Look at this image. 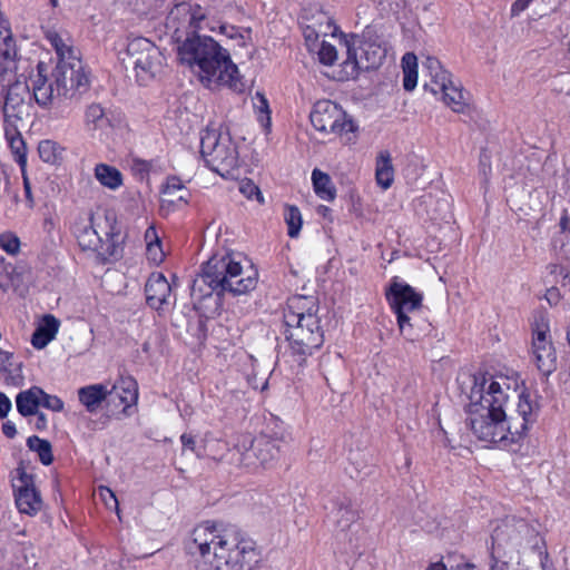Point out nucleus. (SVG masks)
Listing matches in <instances>:
<instances>
[{"mask_svg":"<svg viewBox=\"0 0 570 570\" xmlns=\"http://www.w3.org/2000/svg\"><path fill=\"white\" fill-rule=\"evenodd\" d=\"M472 386L468 394V425L482 442L513 450L535 422L538 404L525 391L517 393V409L508 413L511 395L493 377L485 374L472 375Z\"/></svg>","mask_w":570,"mask_h":570,"instance_id":"nucleus-1","label":"nucleus"},{"mask_svg":"<svg viewBox=\"0 0 570 570\" xmlns=\"http://www.w3.org/2000/svg\"><path fill=\"white\" fill-rule=\"evenodd\" d=\"M205 18V9L198 4L181 2L171 9L167 26L174 30V38L179 43L178 57L207 88L227 86L240 90L238 68L229 52L212 37L197 35Z\"/></svg>","mask_w":570,"mask_h":570,"instance_id":"nucleus-2","label":"nucleus"},{"mask_svg":"<svg viewBox=\"0 0 570 570\" xmlns=\"http://www.w3.org/2000/svg\"><path fill=\"white\" fill-rule=\"evenodd\" d=\"M199 570H252L254 542L236 529L218 530L214 523L197 525L186 541Z\"/></svg>","mask_w":570,"mask_h":570,"instance_id":"nucleus-3","label":"nucleus"},{"mask_svg":"<svg viewBox=\"0 0 570 570\" xmlns=\"http://www.w3.org/2000/svg\"><path fill=\"white\" fill-rule=\"evenodd\" d=\"M246 259L239 254H215L203 266L202 273L194 279L190 291L199 298L230 293L234 296L246 294L257 285V271L250 264L245 268Z\"/></svg>","mask_w":570,"mask_h":570,"instance_id":"nucleus-4","label":"nucleus"},{"mask_svg":"<svg viewBox=\"0 0 570 570\" xmlns=\"http://www.w3.org/2000/svg\"><path fill=\"white\" fill-rule=\"evenodd\" d=\"M71 232L83 250L110 256L118 253L119 229L112 214H79L72 224Z\"/></svg>","mask_w":570,"mask_h":570,"instance_id":"nucleus-5","label":"nucleus"},{"mask_svg":"<svg viewBox=\"0 0 570 570\" xmlns=\"http://www.w3.org/2000/svg\"><path fill=\"white\" fill-rule=\"evenodd\" d=\"M284 324L285 338L292 354L297 356L298 364L323 345L324 335L315 313H285Z\"/></svg>","mask_w":570,"mask_h":570,"instance_id":"nucleus-6","label":"nucleus"},{"mask_svg":"<svg viewBox=\"0 0 570 570\" xmlns=\"http://www.w3.org/2000/svg\"><path fill=\"white\" fill-rule=\"evenodd\" d=\"M127 71H131L138 85L145 86L163 70L165 58L159 48L147 38L128 41L120 57Z\"/></svg>","mask_w":570,"mask_h":570,"instance_id":"nucleus-7","label":"nucleus"},{"mask_svg":"<svg viewBox=\"0 0 570 570\" xmlns=\"http://www.w3.org/2000/svg\"><path fill=\"white\" fill-rule=\"evenodd\" d=\"M533 531L523 521H503L492 533L491 570H508L509 566L519 563L523 540Z\"/></svg>","mask_w":570,"mask_h":570,"instance_id":"nucleus-8","label":"nucleus"},{"mask_svg":"<svg viewBox=\"0 0 570 570\" xmlns=\"http://www.w3.org/2000/svg\"><path fill=\"white\" fill-rule=\"evenodd\" d=\"M200 155L206 165L222 177L238 167V151L227 132L207 128L200 135Z\"/></svg>","mask_w":570,"mask_h":570,"instance_id":"nucleus-9","label":"nucleus"},{"mask_svg":"<svg viewBox=\"0 0 570 570\" xmlns=\"http://www.w3.org/2000/svg\"><path fill=\"white\" fill-rule=\"evenodd\" d=\"M309 119L313 127L323 134L342 135L356 129L353 119L331 100H318L311 111Z\"/></svg>","mask_w":570,"mask_h":570,"instance_id":"nucleus-10","label":"nucleus"},{"mask_svg":"<svg viewBox=\"0 0 570 570\" xmlns=\"http://www.w3.org/2000/svg\"><path fill=\"white\" fill-rule=\"evenodd\" d=\"M57 82V96H65L67 101L81 96L89 88L90 80L80 59L57 62L52 71Z\"/></svg>","mask_w":570,"mask_h":570,"instance_id":"nucleus-11","label":"nucleus"},{"mask_svg":"<svg viewBox=\"0 0 570 570\" xmlns=\"http://www.w3.org/2000/svg\"><path fill=\"white\" fill-rule=\"evenodd\" d=\"M1 86L7 87L2 108L4 122L14 124L16 120H21L24 115H29L35 99L33 91H30L23 76H16L11 81H4Z\"/></svg>","mask_w":570,"mask_h":570,"instance_id":"nucleus-12","label":"nucleus"},{"mask_svg":"<svg viewBox=\"0 0 570 570\" xmlns=\"http://www.w3.org/2000/svg\"><path fill=\"white\" fill-rule=\"evenodd\" d=\"M532 354L538 370L549 376L557 370V352L553 346L548 320L540 315L532 327Z\"/></svg>","mask_w":570,"mask_h":570,"instance_id":"nucleus-13","label":"nucleus"},{"mask_svg":"<svg viewBox=\"0 0 570 570\" xmlns=\"http://www.w3.org/2000/svg\"><path fill=\"white\" fill-rule=\"evenodd\" d=\"M11 482L18 510L28 515L37 514L42 508V499L22 462L11 472Z\"/></svg>","mask_w":570,"mask_h":570,"instance_id":"nucleus-14","label":"nucleus"},{"mask_svg":"<svg viewBox=\"0 0 570 570\" xmlns=\"http://www.w3.org/2000/svg\"><path fill=\"white\" fill-rule=\"evenodd\" d=\"M343 67L347 77H355L360 70L376 69L386 56L385 45H356L346 47Z\"/></svg>","mask_w":570,"mask_h":570,"instance_id":"nucleus-15","label":"nucleus"},{"mask_svg":"<svg viewBox=\"0 0 570 570\" xmlns=\"http://www.w3.org/2000/svg\"><path fill=\"white\" fill-rule=\"evenodd\" d=\"M385 297L396 317H401V322H404L405 314L420 313L422 307L423 295L399 277L392 278Z\"/></svg>","mask_w":570,"mask_h":570,"instance_id":"nucleus-16","label":"nucleus"},{"mask_svg":"<svg viewBox=\"0 0 570 570\" xmlns=\"http://www.w3.org/2000/svg\"><path fill=\"white\" fill-rule=\"evenodd\" d=\"M279 441L266 434H261L252 440L250 446L242 453L240 462L252 469L268 468L279 456Z\"/></svg>","mask_w":570,"mask_h":570,"instance_id":"nucleus-17","label":"nucleus"},{"mask_svg":"<svg viewBox=\"0 0 570 570\" xmlns=\"http://www.w3.org/2000/svg\"><path fill=\"white\" fill-rule=\"evenodd\" d=\"M19 49L9 20L0 12V85L11 81L17 73Z\"/></svg>","mask_w":570,"mask_h":570,"instance_id":"nucleus-18","label":"nucleus"},{"mask_svg":"<svg viewBox=\"0 0 570 570\" xmlns=\"http://www.w3.org/2000/svg\"><path fill=\"white\" fill-rule=\"evenodd\" d=\"M146 302L156 311L171 305V285L163 273H151L145 285Z\"/></svg>","mask_w":570,"mask_h":570,"instance_id":"nucleus-19","label":"nucleus"},{"mask_svg":"<svg viewBox=\"0 0 570 570\" xmlns=\"http://www.w3.org/2000/svg\"><path fill=\"white\" fill-rule=\"evenodd\" d=\"M33 99L42 108L61 107L66 101L65 96H57V82L51 76L48 79L41 72V63L38 65L37 78L32 81Z\"/></svg>","mask_w":570,"mask_h":570,"instance_id":"nucleus-20","label":"nucleus"},{"mask_svg":"<svg viewBox=\"0 0 570 570\" xmlns=\"http://www.w3.org/2000/svg\"><path fill=\"white\" fill-rule=\"evenodd\" d=\"M431 92L434 95L441 94L444 104L454 112L463 114L469 107L468 92L463 90L460 83H455L452 77L448 82H444V88L443 86H439L438 88L431 87Z\"/></svg>","mask_w":570,"mask_h":570,"instance_id":"nucleus-21","label":"nucleus"},{"mask_svg":"<svg viewBox=\"0 0 570 570\" xmlns=\"http://www.w3.org/2000/svg\"><path fill=\"white\" fill-rule=\"evenodd\" d=\"M116 395V391H109L104 384H90L78 390L79 402L89 413L98 411L102 402L108 403V397Z\"/></svg>","mask_w":570,"mask_h":570,"instance_id":"nucleus-22","label":"nucleus"},{"mask_svg":"<svg viewBox=\"0 0 570 570\" xmlns=\"http://www.w3.org/2000/svg\"><path fill=\"white\" fill-rule=\"evenodd\" d=\"M401 335L407 341H417L421 336L431 331V324L419 316V313H409L404 315V322L396 317Z\"/></svg>","mask_w":570,"mask_h":570,"instance_id":"nucleus-23","label":"nucleus"},{"mask_svg":"<svg viewBox=\"0 0 570 570\" xmlns=\"http://www.w3.org/2000/svg\"><path fill=\"white\" fill-rule=\"evenodd\" d=\"M0 373L7 385L21 386L23 383L22 362L11 352L0 350Z\"/></svg>","mask_w":570,"mask_h":570,"instance_id":"nucleus-24","label":"nucleus"},{"mask_svg":"<svg viewBox=\"0 0 570 570\" xmlns=\"http://www.w3.org/2000/svg\"><path fill=\"white\" fill-rule=\"evenodd\" d=\"M59 325V321L53 315H45L41 323L32 334V346L38 350L46 347L56 337Z\"/></svg>","mask_w":570,"mask_h":570,"instance_id":"nucleus-25","label":"nucleus"},{"mask_svg":"<svg viewBox=\"0 0 570 570\" xmlns=\"http://www.w3.org/2000/svg\"><path fill=\"white\" fill-rule=\"evenodd\" d=\"M43 390L39 386H32L27 391L20 392L16 397L18 412L22 416H31L37 414Z\"/></svg>","mask_w":570,"mask_h":570,"instance_id":"nucleus-26","label":"nucleus"},{"mask_svg":"<svg viewBox=\"0 0 570 570\" xmlns=\"http://www.w3.org/2000/svg\"><path fill=\"white\" fill-rule=\"evenodd\" d=\"M110 391H116V395L108 397V404L114 403L124 405V411L131 404H135L138 399L137 384L132 380H122L119 385H114Z\"/></svg>","mask_w":570,"mask_h":570,"instance_id":"nucleus-27","label":"nucleus"},{"mask_svg":"<svg viewBox=\"0 0 570 570\" xmlns=\"http://www.w3.org/2000/svg\"><path fill=\"white\" fill-rule=\"evenodd\" d=\"M4 134L14 160L23 168L27 163V147L21 134L14 124H6Z\"/></svg>","mask_w":570,"mask_h":570,"instance_id":"nucleus-28","label":"nucleus"},{"mask_svg":"<svg viewBox=\"0 0 570 570\" xmlns=\"http://www.w3.org/2000/svg\"><path fill=\"white\" fill-rule=\"evenodd\" d=\"M357 519L358 512L352 507L351 502L347 500L342 501L336 511L337 538H340L341 534L345 538L347 535L346 532L352 529Z\"/></svg>","mask_w":570,"mask_h":570,"instance_id":"nucleus-29","label":"nucleus"},{"mask_svg":"<svg viewBox=\"0 0 570 570\" xmlns=\"http://www.w3.org/2000/svg\"><path fill=\"white\" fill-rule=\"evenodd\" d=\"M95 178L100 185L111 190H116L122 185V174L116 167L104 163L96 165Z\"/></svg>","mask_w":570,"mask_h":570,"instance_id":"nucleus-30","label":"nucleus"},{"mask_svg":"<svg viewBox=\"0 0 570 570\" xmlns=\"http://www.w3.org/2000/svg\"><path fill=\"white\" fill-rule=\"evenodd\" d=\"M375 176L377 184L384 189H387L393 183L394 169L387 150L381 151L377 156Z\"/></svg>","mask_w":570,"mask_h":570,"instance_id":"nucleus-31","label":"nucleus"},{"mask_svg":"<svg viewBox=\"0 0 570 570\" xmlns=\"http://www.w3.org/2000/svg\"><path fill=\"white\" fill-rule=\"evenodd\" d=\"M424 68L428 70L429 76L431 78L430 83H425V88L431 90V87L438 88L439 86L444 87V82L449 81L452 77L449 71H446L441 62L434 57H426L423 62Z\"/></svg>","mask_w":570,"mask_h":570,"instance_id":"nucleus-32","label":"nucleus"},{"mask_svg":"<svg viewBox=\"0 0 570 570\" xmlns=\"http://www.w3.org/2000/svg\"><path fill=\"white\" fill-rule=\"evenodd\" d=\"M85 122L89 130L104 129L110 126V120L99 104H91L87 107Z\"/></svg>","mask_w":570,"mask_h":570,"instance_id":"nucleus-33","label":"nucleus"},{"mask_svg":"<svg viewBox=\"0 0 570 570\" xmlns=\"http://www.w3.org/2000/svg\"><path fill=\"white\" fill-rule=\"evenodd\" d=\"M313 186L316 195L324 200L331 202L335 198V189L332 185L331 177L321 171L314 169L312 173Z\"/></svg>","mask_w":570,"mask_h":570,"instance_id":"nucleus-34","label":"nucleus"},{"mask_svg":"<svg viewBox=\"0 0 570 570\" xmlns=\"http://www.w3.org/2000/svg\"><path fill=\"white\" fill-rule=\"evenodd\" d=\"M403 65V87L406 91H412L417 83L416 56L407 52L402 58Z\"/></svg>","mask_w":570,"mask_h":570,"instance_id":"nucleus-35","label":"nucleus"},{"mask_svg":"<svg viewBox=\"0 0 570 570\" xmlns=\"http://www.w3.org/2000/svg\"><path fill=\"white\" fill-rule=\"evenodd\" d=\"M27 445L31 451L38 453L39 460L43 465L52 463V448L49 441L40 439L37 435H32L28 438Z\"/></svg>","mask_w":570,"mask_h":570,"instance_id":"nucleus-36","label":"nucleus"},{"mask_svg":"<svg viewBox=\"0 0 570 570\" xmlns=\"http://www.w3.org/2000/svg\"><path fill=\"white\" fill-rule=\"evenodd\" d=\"M47 39L56 50L58 62H62V60L70 61L72 59H79L75 49L71 46L67 45L57 32H48Z\"/></svg>","mask_w":570,"mask_h":570,"instance_id":"nucleus-37","label":"nucleus"},{"mask_svg":"<svg viewBox=\"0 0 570 570\" xmlns=\"http://www.w3.org/2000/svg\"><path fill=\"white\" fill-rule=\"evenodd\" d=\"M384 45L382 37L377 32V28L375 26H366L361 35H352L350 39L345 40V47L356 45Z\"/></svg>","mask_w":570,"mask_h":570,"instance_id":"nucleus-38","label":"nucleus"},{"mask_svg":"<svg viewBox=\"0 0 570 570\" xmlns=\"http://www.w3.org/2000/svg\"><path fill=\"white\" fill-rule=\"evenodd\" d=\"M284 220L287 225V234L291 238L298 236L303 219L298 207L294 205H285L284 207Z\"/></svg>","mask_w":570,"mask_h":570,"instance_id":"nucleus-39","label":"nucleus"},{"mask_svg":"<svg viewBox=\"0 0 570 570\" xmlns=\"http://www.w3.org/2000/svg\"><path fill=\"white\" fill-rule=\"evenodd\" d=\"M318 303L313 296H294L288 301V309L286 313H317Z\"/></svg>","mask_w":570,"mask_h":570,"instance_id":"nucleus-40","label":"nucleus"},{"mask_svg":"<svg viewBox=\"0 0 570 570\" xmlns=\"http://www.w3.org/2000/svg\"><path fill=\"white\" fill-rule=\"evenodd\" d=\"M245 393L242 391H229L224 394L222 403L225 405V410L229 413H236L239 410H244L243 401Z\"/></svg>","mask_w":570,"mask_h":570,"instance_id":"nucleus-41","label":"nucleus"},{"mask_svg":"<svg viewBox=\"0 0 570 570\" xmlns=\"http://www.w3.org/2000/svg\"><path fill=\"white\" fill-rule=\"evenodd\" d=\"M39 157L49 164H53L58 157V145L52 140H42L38 146Z\"/></svg>","mask_w":570,"mask_h":570,"instance_id":"nucleus-42","label":"nucleus"},{"mask_svg":"<svg viewBox=\"0 0 570 570\" xmlns=\"http://www.w3.org/2000/svg\"><path fill=\"white\" fill-rule=\"evenodd\" d=\"M255 99L257 102L254 104V107L257 111V117L261 124L264 127H268L271 125V111L268 107V101L265 96L261 92H256Z\"/></svg>","mask_w":570,"mask_h":570,"instance_id":"nucleus-43","label":"nucleus"},{"mask_svg":"<svg viewBox=\"0 0 570 570\" xmlns=\"http://www.w3.org/2000/svg\"><path fill=\"white\" fill-rule=\"evenodd\" d=\"M0 247L10 255H16L20 249L19 237L10 232L0 235Z\"/></svg>","mask_w":570,"mask_h":570,"instance_id":"nucleus-44","label":"nucleus"},{"mask_svg":"<svg viewBox=\"0 0 570 570\" xmlns=\"http://www.w3.org/2000/svg\"><path fill=\"white\" fill-rule=\"evenodd\" d=\"M318 59L323 65L332 66L337 59V50L334 46L323 41L317 52Z\"/></svg>","mask_w":570,"mask_h":570,"instance_id":"nucleus-45","label":"nucleus"},{"mask_svg":"<svg viewBox=\"0 0 570 570\" xmlns=\"http://www.w3.org/2000/svg\"><path fill=\"white\" fill-rule=\"evenodd\" d=\"M445 564L448 570H476L475 564L464 560L463 557L449 556Z\"/></svg>","mask_w":570,"mask_h":570,"instance_id":"nucleus-46","label":"nucleus"},{"mask_svg":"<svg viewBox=\"0 0 570 570\" xmlns=\"http://www.w3.org/2000/svg\"><path fill=\"white\" fill-rule=\"evenodd\" d=\"M40 405L49 409L53 412H60L63 410V402L60 397L56 395H50L43 391V394L40 399Z\"/></svg>","mask_w":570,"mask_h":570,"instance_id":"nucleus-47","label":"nucleus"},{"mask_svg":"<svg viewBox=\"0 0 570 570\" xmlns=\"http://www.w3.org/2000/svg\"><path fill=\"white\" fill-rule=\"evenodd\" d=\"M146 255L149 262H151L155 265H159L165 258V253L163 250L161 243L149 244L148 246H146Z\"/></svg>","mask_w":570,"mask_h":570,"instance_id":"nucleus-48","label":"nucleus"},{"mask_svg":"<svg viewBox=\"0 0 570 570\" xmlns=\"http://www.w3.org/2000/svg\"><path fill=\"white\" fill-rule=\"evenodd\" d=\"M239 190L244 194L248 199H256L263 203V197L258 186H256L252 180H246L240 184Z\"/></svg>","mask_w":570,"mask_h":570,"instance_id":"nucleus-49","label":"nucleus"},{"mask_svg":"<svg viewBox=\"0 0 570 570\" xmlns=\"http://www.w3.org/2000/svg\"><path fill=\"white\" fill-rule=\"evenodd\" d=\"M185 186L178 177H170L167 179L164 194L167 196H176V193L184 190Z\"/></svg>","mask_w":570,"mask_h":570,"instance_id":"nucleus-50","label":"nucleus"},{"mask_svg":"<svg viewBox=\"0 0 570 570\" xmlns=\"http://www.w3.org/2000/svg\"><path fill=\"white\" fill-rule=\"evenodd\" d=\"M100 495L108 508L111 509L114 507L116 510H118V500L110 489L101 487Z\"/></svg>","mask_w":570,"mask_h":570,"instance_id":"nucleus-51","label":"nucleus"},{"mask_svg":"<svg viewBox=\"0 0 570 570\" xmlns=\"http://www.w3.org/2000/svg\"><path fill=\"white\" fill-rule=\"evenodd\" d=\"M347 460L352 464H354L357 469L363 468L366 463L365 455L360 451L354 452V451L350 450V452L347 454Z\"/></svg>","mask_w":570,"mask_h":570,"instance_id":"nucleus-52","label":"nucleus"},{"mask_svg":"<svg viewBox=\"0 0 570 570\" xmlns=\"http://www.w3.org/2000/svg\"><path fill=\"white\" fill-rule=\"evenodd\" d=\"M12 407L10 399L0 392V419H4Z\"/></svg>","mask_w":570,"mask_h":570,"instance_id":"nucleus-53","label":"nucleus"},{"mask_svg":"<svg viewBox=\"0 0 570 570\" xmlns=\"http://www.w3.org/2000/svg\"><path fill=\"white\" fill-rule=\"evenodd\" d=\"M144 238H145V242H146V246H148L149 244L161 243L160 237L158 236L155 226H149L146 229Z\"/></svg>","mask_w":570,"mask_h":570,"instance_id":"nucleus-54","label":"nucleus"},{"mask_svg":"<svg viewBox=\"0 0 570 570\" xmlns=\"http://www.w3.org/2000/svg\"><path fill=\"white\" fill-rule=\"evenodd\" d=\"M23 187H24V196L26 204L28 208H32L35 206V199L31 193V186L27 177H23Z\"/></svg>","mask_w":570,"mask_h":570,"instance_id":"nucleus-55","label":"nucleus"},{"mask_svg":"<svg viewBox=\"0 0 570 570\" xmlns=\"http://www.w3.org/2000/svg\"><path fill=\"white\" fill-rule=\"evenodd\" d=\"M219 31L220 33L225 35L226 37L230 38V39H235L237 37H240L243 38L239 32H238V29L234 26H228V24H222L219 27Z\"/></svg>","mask_w":570,"mask_h":570,"instance_id":"nucleus-56","label":"nucleus"},{"mask_svg":"<svg viewBox=\"0 0 570 570\" xmlns=\"http://www.w3.org/2000/svg\"><path fill=\"white\" fill-rule=\"evenodd\" d=\"M2 433L9 438L12 439L17 434V429L13 422L7 421L2 424Z\"/></svg>","mask_w":570,"mask_h":570,"instance_id":"nucleus-57","label":"nucleus"},{"mask_svg":"<svg viewBox=\"0 0 570 570\" xmlns=\"http://www.w3.org/2000/svg\"><path fill=\"white\" fill-rule=\"evenodd\" d=\"M180 441H181V444L185 449H189L191 451H195V438L190 434H186L184 433L181 436H180Z\"/></svg>","mask_w":570,"mask_h":570,"instance_id":"nucleus-58","label":"nucleus"},{"mask_svg":"<svg viewBox=\"0 0 570 570\" xmlns=\"http://www.w3.org/2000/svg\"><path fill=\"white\" fill-rule=\"evenodd\" d=\"M35 426L37 430H43L47 428V416L45 413L37 411Z\"/></svg>","mask_w":570,"mask_h":570,"instance_id":"nucleus-59","label":"nucleus"},{"mask_svg":"<svg viewBox=\"0 0 570 570\" xmlns=\"http://www.w3.org/2000/svg\"><path fill=\"white\" fill-rule=\"evenodd\" d=\"M546 297H547L549 304H551V305L557 304L560 299L559 291L556 287H552V288L548 289Z\"/></svg>","mask_w":570,"mask_h":570,"instance_id":"nucleus-60","label":"nucleus"},{"mask_svg":"<svg viewBox=\"0 0 570 570\" xmlns=\"http://www.w3.org/2000/svg\"><path fill=\"white\" fill-rule=\"evenodd\" d=\"M533 0H515L512 4V11H523Z\"/></svg>","mask_w":570,"mask_h":570,"instance_id":"nucleus-61","label":"nucleus"},{"mask_svg":"<svg viewBox=\"0 0 570 570\" xmlns=\"http://www.w3.org/2000/svg\"><path fill=\"white\" fill-rule=\"evenodd\" d=\"M135 168L140 173H148L151 168V164L147 160H136Z\"/></svg>","mask_w":570,"mask_h":570,"instance_id":"nucleus-62","label":"nucleus"},{"mask_svg":"<svg viewBox=\"0 0 570 570\" xmlns=\"http://www.w3.org/2000/svg\"><path fill=\"white\" fill-rule=\"evenodd\" d=\"M188 195H189L188 190L186 188H184V190H180V191L176 193V196H171L173 199H169V202L174 203L175 199H176V200H179V202L187 203Z\"/></svg>","mask_w":570,"mask_h":570,"instance_id":"nucleus-63","label":"nucleus"},{"mask_svg":"<svg viewBox=\"0 0 570 570\" xmlns=\"http://www.w3.org/2000/svg\"><path fill=\"white\" fill-rule=\"evenodd\" d=\"M425 570H448V566L442 561H438L431 563Z\"/></svg>","mask_w":570,"mask_h":570,"instance_id":"nucleus-64","label":"nucleus"}]
</instances>
